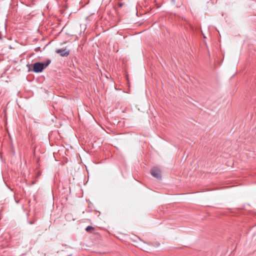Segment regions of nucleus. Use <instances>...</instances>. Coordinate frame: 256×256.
<instances>
[{"mask_svg": "<svg viewBox=\"0 0 256 256\" xmlns=\"http://www.w3.org/2000/svg\"><path fill=\"white\" fill-rule=\"evenodd\" d=\"M51 60H47L46 63V64H44V66L45 68L49 65V64L50 63Z\"/></svg>", "mask_w": 256, "mask_h": 256, "instance_id": "nucleus-5", "label": "nucleus"}, {"mask_svg": "<svg viewBox=\"0 0 256 256\" xmlns=\"http://www.w3.org/2000/svg\"><path fill=\"white\" fill-rule=\"evenodd\" d=\"M29 223H30V224H34V222H32V221H31V222H30Z\"/></svg>", "mask_w": 256, "mask_h": 256, "instance_id": "nucleus-6", "label": "nucleus"}, {"mask_svg": "<svg viewBox=\"0 0 256 256\" xmlns=\"http://www.w3.org/2000/svg\"><path fill=\"white\" fill-rule=\"evenodd\" d=\"M94 230V227H92V226H87L86 229V230L87 232H90V233H92L93 232L92 231Z\"/></svg>", "mask_w": 256, "mask_h": 256, "instance_id": "nucleus-4", "label": "nucleus"}, {"mask_svg": "<svg viewBox=\"0 0 256 256\" xmlns=\"http://www.w3.org/2000/svg\"><path fill=\"white\" fill-rule=\"evenodd\" d=\"M45 68L44 64L37 62L33 65V72L36 73L42 72Z\"/></svg>", "mask_w": 256, "mask_h": 256, "instance_id": "nucleus-1", "label": "nucleus"}, {"mask_svg": "<svg viewBox=\"0 0 256 256\" xmlns=\"http://www.w3.org/2000/svg\"><path fill=\"white\" fill-rule=\"evenodd\" d=\"M151 174L153 176L157 178H161L160 171L158 169H152L151 170Z\"/></svg>", "mask_w": 256, "mask_h": 256, "instance_id": "nucleus-3", "label": "nucleus"}, {"mask_svg": "<svg viewBox=\"0 0 256 256\" xmlns=\"http://www.w3.org/2000/svg\"><path fill=\"white\" fill-rule=\"evenodd\" d=\"M57 54H60L62 56H67L70 54V50H68L66 48H64L57 49L56 50Z\"/></svg>", "mask_w": 256, "mask_h": 256, "instance_id": "nucleus-2", "label": "nucleus"}]
</instances>
